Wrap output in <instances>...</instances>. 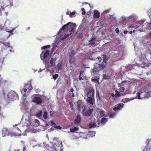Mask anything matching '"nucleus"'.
<instances>
[{
  "label": "nucleus",
  "instance_id": "3c124183",
  "mask_svg": "<svg viewBox=\"0 0 151 151\" xmlns=\"http://www.w3.org/2000/svg\"><path fill=\"white\" fill-rule=\"evenodd\" d=\"M16 28H13L10 31V32H13L14 30Z\"/></svg>",
  "mask_w": 151,
  "mask_h": 151
},
{
  "label": "nucleus",
  "instance_id": "72a5a7b5",
  "mask_svg": "<svg viewBox=\"0 0 151 151\" xmlns=\"http://www.w3.org/2000/svg\"><path fill=\"white\" fill-rule=\"evenodd\" d=\"M43 117V118L45 119H47L48 115H47V112L46 111L44 112Z\"/></svg>",
  "mask_w": 151,
  "mask_h": 151
},
{
  "label": "nucleus",
  "instance_id": "ea45409f",
  "mask_svg": "<svg viewBox=\"0 0 151 151\" xmlns=\"http://www.w3.org/2000/svg\"><path fill=\"white\" fill-rule=\"evenodd\" d=\"M58 74H56L55 75H53V78L55 80L56 78L58 77Z\"/></svg>",
  "mask_w": 151,
  "mask_h": 151
},
{
  "label": "nucleus",
  "instance_id": "f03ea898",
  "mask_svg": "<svg viewBox=\"0 0 151 151\" xmlns=\"http://www.w3.org/2000/svg\"><path fill=\"white\" fill-rule=\"evenodd\" d=\"M32 89V87L31 83L28 82L25 85L23 89L21 91V93L23 96V97H22L21 100V110H27V109L28 107L29 104L26 101L25 98L26 97V92L27 91V90L28 93Z\"/></svg>",
  "mask_w": 151,
  "mask_h": 151
},
{
  "label": "nucleus",
  "instance_id": "864d4df0",
  "mask_svg": "<svg viewBox=\"0 0 151 151\" xmlns=\"http://www.w3.org/2000/svg\"><path fill=\"white\" fill-rule=\"evenodd\" d=\"M6 32H8L9 33H10V35H13V33H12L13 32H10V31H7Z\"/></svg>",
  "mask_w": 151,
  "mask_h": 151
},
{
  "label": "nucleus",
  "instance_id": "423d86ee",
  "mask_svg": "<svg viewBox=\"0 0 151 151\" xmlns=\"http://www.w3.org/2000/svg\"><path fill=\"white\" fill-rule=\"evenodd\" d=\"M76 27V25L75 24L73 23L70 22H68V24L64 25L60 30L59 31V32H61V31L62 30H64L66 31H68L70 30H69V32L70 33V34H69V33L67 34L63 38L62 40L66 39L73 32L74 29Z\"/></svg>",
  "mask_w": 151,
  "mask_h": 151
},
{
  "label": "nucleus",
  "instance_id": "052dcab7",
  "mask_svg": "<svg viewBox=\"0 0 151 151\" xmlns=\"http://www.w3.org/2000/svg\"><path fill=\"white\" fill-rule=\"evenodd\" d=\"M75 96V95L73 93H72V96L73 97H74Z\"/></svg>",
  "mask_w": 151,
  "mask_h": 151
},
{
  "label": "nucleus",
  "instance_id": "09e8293b",
  "mask_svg": "<svg viewBox=\"0 0 151 151\" xmlns=\"http://www.w3.org/2000/svg\"><path fill=\"white\" fill-rule=\"evenodd\" d=\"M115 31H116L117 33H118L119 32V29L118 28H116L115 30Z\"/></svg>",
  "mask_w": 151,
  "mask_h": 151
},
{
  "label": "nucleus",
  "instance_id": "20e7f679",
  "mask_svg": "<svg viewBox=\"0 0 151 151\" xmlns=\"http://www.w3.org/2000/svg\"><path fill=\"white\" fill-rule=\"evenodd\" d=\"M139 99L143 98L148 99L151 96V83H150L147 85L142 88L137 93Z\"/></svg>",
  "mask_w": 151,
  "mask_h": 151
},
{
  "label": "nucleus",
  "instance_id": "a19ab883",
  "mask_svg": "<svg viewBox=\"0 0 151 151\" xmlns=\"http://www.w3.org/2000/svg\"><path fill=\"white\" fill-rule=\"evenodd\" d=\"M75 14V12H70L69 14V16L70 17H72Z\"/></svg>",
  "mask_w": 151,
  "mask_h": 151
},
{
  "label": "nucleus",
  "instance_id": "4d7b16f0",
  "mask_svg": "<svg viewBox=\"0 0 151 151\" xmlns=\"http://www.w3.org/2000/svg\"><path fill=\"white\" fill-rule=\"evenodd\" d=\"M30 131L32 133H35V132L34 130H30Z\"/></svg>",
  "mask_w": 151,
  "mask_h": 151
},
{
  "label": "nucleus",
  "instance_id": "473e14b6",
  "mask_svg": "<svg viewBox=\"0 0 151 151\" xmlns=\"http://www.w3.org/2000/svg\"><path fill=\"white\" fill-rule=\"evenodd\" d=\"M116 112H114L109 115V116L110 118H114L116 115Z\"/></svg>",
  "mask_w": 151,
  "mask_h": 151
},
{
  "label": "nucleus",
  "instance_id": "393cba45",
  "mask_svg": "<svg viewBox=\"0 0 151 151\" xmlns=\"http://www.w3.org/2000/svg\"><path fill=\"white\" fill-rule=\"evenodd\" d=\"M40 124V122L37 119H35L33 124H32V125L37 127Z\"/></svg>",
  "mask_w": 151,
  "mask_h": 151
},
{
  "label": "nucleus",
  "instance_id": "0e129e2a",
  "mask_svg": "<svg viewBox=\"0 0 151 151\" xmlns=\"http://www.w3.org/2000/svg\"><path fill=\"white\" fill-rule=\"evenodd\" d=\"M25 147H24L23 149V151H25Z\"/></svg>",
  "mask_w": 151,
  "mask_h": 151
},
{
  "label": "nucleus",
  "instance_id": "69168bd1",
  "mask_svg": "<svg viewBox=\"0 0 151 151\" xmlns=\"http://www.w3.org/2000/svg\"><path fill=\"white\" fill-rule=\"evenodd\" d=\"M40 69V71H39L38 72H41L42 70L41 69ZM44 69H43V70Z\"/></svg>",
  "mask_w": 151,
  "mask_h": 151
},
{
  "label": "nucleus",
  "instance_id": "49530a36",
  "mask_svg": "<svg viewBox=\"0 0 151 151\" xmlns=\"http://www.w3.org/2000/svg\"><path fill=\"white\" fill-rule=\"evenodd\" d=\"M10 5L11 6H12L13 4H12V2H13V0H9Z\"/></svg>",
  "mask_w": 151,
  "mask_h": 151
},
{
  "label": "nucleus",
  "instance_id": "c9c22d12",
  "mask_svg": "<svg viewBox=\"0 0 151 151\" xmlns=\"http://www.w3.org/2000/svg\"><path fill=\"white\" fill-rule=\"evenodd\" d=\"M42 113V111H39L38 112H37L36 113V116L38 117L40 116Z\"/></svg>",
  "mask_w": 151,
  "mask_h": 151
},
{
  "label": "nucleus",
  "instance_id": "2f4dec72",
  "mask_svg": "<svg viewBox=\"0 0 151 151\" xmlns=\"http://www.w3.org/2000/svg\"><path fill=\"white\" fill-rule=\"evenodd\" d=\"M108 120L106 118H103L102 119L101 121V124L103 125L105 124V123L107 122Z\"/></svg>",
  "mask_w": 151,
  "mask_h": 151
},
{
  "label": "nucleus",
  "instance_id": "680f3d73",
  "mask_svg": "<svg viewBox=\"0 0 151 151\" xmlns=\"http://www.w3.org/2000/svg\"><path fill=\"white\" fill-rule=\"evenodd\" d=\"M1 78H1L0 77V83H1V80H2Z\"/></svg>",
  "mask_w": 151,
  "mask_h": 151
},
{
  "label": "nucleus",
  "instance_id": "39448f33",
  "mask_svg": "<svg viewBox=\"0 0 151 151\" xmlns=\"http://www.w3.org/2000/svg\"><path fill=\"white\" fill-rule=\"evenodd\" d=\"M145 57H141L138 65L139 67L145 68L151 64V50L145 52Z\"/></svg>",
  "mask_w": 151,
  "mask_h": 151
},
{
  "label": "nucleus",
  "instance_id": "b1692460",
  "mask_svg": "<svg viewBox=\"0 0 151 151\" xmlns=\"http://www.w3.org/2000/svg\"><path fill=\"white\" fill-rule=\"evenodd\" d=\"M136 98H130V99H129L127 98H125L123 99H122V102L124 103H126V102H128V101H130L132 100H133Z\"/></svg>",
  "mask_w": 151,
  "mask_h": 151
},
{
  "label": "nucleus",
  "instance_id": "c85d7f7f",
  "mask_svg": "<svg viewBox=\"0 0 151 151\" xmlns=\"http://www.w3.org/2000/svg\"><path fill=\"white\" fill-rule=\"evenodd\" d=\"M89 127L90 128H94L96 127V124L93 122L90 123L89 125Z\"/></svg>",
  "mask_w": 151,
  "mask_h": 151
},
{
  "label": "nucleus",
  "instance_id": "13d9d810",
  "mask_svg": "<svg viewBox=\"0 0 151 151\" xmlns=\"http://www.w3.org/2000/svg\"><path fill=\"white\" fill-rule=\"evenodd\" d=\"M128 32V31H124V34H126Z\"/></svg>",
  "mask_w": 151,
  "mask_h": 151
},
{
  "label": "nucleus",
  "instance_id": "1a4fd4ad",
  "mask_svg": "<svg viewBox=\"0 0 151 151\" xmlns=\"http://www.w3.org/2000/svg\"><path fill=\"white\" fill-rule=\"evenodd\" d=\"M35 146L43 147L44 148H45V150L44 151H57L54 145H52V146L50 147L45 142L43 143H40L35 146H33V147H34Z\"/></svg>",
  "mask_w": 151,
  "mask_h": 151
},
{
  "label": "nucleus",
  "instance_id": "9b49d317",
  "mask_svg": "<svg viewBox=\"0 0 151 151\" xmlns=\"http://www.w3.org/2000/svg\"><path fill=\"white\" fill-rule=\"evenodd\" d=\"M105 62V64H104L103 65H100L96 63L94 67L93 70H92V72H91V73L92 75H95L94 72H96V73L98 71H99L101 69H103L105 67L106 62V61H104H104Z\"/></svg>",
  "mask_w": 151,
  "mask_h": 151
},
{
  "label": "nucleus",
  "instance_id": "f257e3e1",
  "mask_svg": "<svg viewBox=\"0 0 151 151\" xmlns=\"http://www.w3.org/2000/svg\"><path fill=\"white\" fill-rule=\"evenodd\" d=\"M49 45L45 46L42 47V49L45 50V52H42L40 55L41 59L43 61L45 65V67L47 70L50 73L54 72L55 68V61L56 60L55 58L52 57L51 58L50 62L47 59L50 58L49 50L47 48L50 47Z\"/></svg>",
  "mask_w": 151,
  "mask_h": 151
},
{
  "label": "nucleus",
  "instance_id": "7c9ffc66",
  "mask_svg": "<svg viewBox=\"0 0 151 151\" xmlns=\"http://www.w3.org/2000/svg\"><path fill=\"white\" fill-rule=\"evenodd\" d=\"M78 129V127H73L71 128L70 129V131L71 132H76Z\"/></svg>",
  "mask_w": 151,
  "mask_h": 151
},
{
  "label": "nucleus",
  "instance_id": "ddd939ff",
  "mask_svg": "<svg viewBox=\"0 0 151 151\" xmlns=\"http://www.w3.org/2000/svg\"><path fill=\"white\" fill-rule=\"evenodd\" d=\"M31 98L32 101L34 102H35L37 104H40L42 102V99H41L37 96V95H33Z\"/></svg>",
  "mask_w": 151,
  "mask_h": 151
},
{
  "label": "nucleus",
  "instance_id": "5fc2aeb1",
  "mask_svg": "<svg viewBox=\"0 0 151 151\" xmlns=\"http://www.w3.org/2000/svg\"><path fill=\"white\" fill-rule=\"evenodd\" d=\"M3 28V27H2L1 25H0V30H2Z\"/></svg>",
  "mask_w": 151,
  "mask_h": 151
},
{
  "label": "nucleus",
  "instance_id": "f3484780",
  "mask_svg": "<svg viewBox=\"0 0 151 151\" xmlns=\"http://www.w3.org/2000/svg\"><path fill=\"white\" fill-rule=\"evenodd\" d=\"M122 19L124 20H134L135 18V17L134 14H132L128 17H122Z\"/></svg>",
  "mask_w": 151,
  "mask_h": 151
},
{
  "label": "nucleus",
  "instance_id": "bf43d9fd",
  "mask_svg": "<svg viewBox=\"0 0 151 151\" xmlns=\"http://www.w3.org/2000/svg\"><path fill=\"white\" fill-rule=\"evenodd\" d=\"M69 14H70V13H69V12L68 11L66 13V14H67V15H68V14H69Z\"/></svg>",
  "mask_w": 151,
  "mask_h": 151
},
{
  "label": "nucleus",
  "instance_id": "a878e982",
  "mask_svg": "<svg viewBox=\"0 0 151 151\" xmlns=\"http://www.w3.org/2000/svg\"><path fill=\"white\" fill-rule=\"evenodd\" d=\"M93 16L94 18H99L100 17V13L97 10H95Z\"/></svg>",
  "mask_w": 151,
  "mask_h": 151
},
{
  "label": "nucleus",
  "instance_id": "c756f323",
  "mask_svg": "<svg viewBox=\"0 0 151 151\" xmlns=\"http://www.w3.org/2000/svg\"><path fill=\"white\" fill-rule=\"evenodd\" d=\"M91 80L93 82L99 83V77H97L95 78H92Z\"/></svg>",
  "mask_w": 151,
  "mask_h": 151
},
{
  "label": "nucleus",
  "instance_id": "338daca9",
  "mask_svg": "<svg viewBox=\"0 0 151 151\" xmlns=\"http://www.w3.org/2000/svg\"><path fill=\"white\" fill-rule=\"evenodd\" d=\"M5 13H6V15H7L8 14V12H5Z\"/></svg>",
  "mask_w": 151,
  "mask_h": 151
},
{
  "label": "nucleus",
  "instance_id": "412c9836",
  "mask_svg": "<svg viewBox=\"0 0 151 151\" xmlns=\"http://www.w3.org/2000/svg\"><path fill=\"white\" fill-rule=\"evenodd\" d=\"M93 110V109H89L86 112H85V110L84 112L83 113L86 116H90L92 113Z\"/></svg>",
  "mask_w": 151,
  "mask_h": 151
},
{
  "label": "nucleus",
  "instance_id": "c03bdc74",
  "mask_svg": "<svg viewBox=\"0 0 151 151\" xmlns=\"http://www.w3.org/2000/svg\"><path fill=\"white\" fill-rule=\"evenodd\" d=\"M81 10L83 11V12H82V14L83 15L85 14L86 12L85 11V9L84 8H82Z\"/></svg>",
  "mask_w": 151,
  "mask_h": 151
},
{
  "label": "nucleus",
  "instance_id": "6e6d98bb",
  "mask_svg": "<svg viewBox=\"0 0 151 151\" xmlns=\"http://www.w3.org/2000/svg\"><path fill=\"white\" fill-rule=\"evenodd\" d=\"M70 91L72 92L73 91V88H71L70 89Z\"/></svg>",
  "mask_w": 151,
  "mask_h": 151
},
{
  "label": "nucleus",
  "instance_id": "2eb2a0df",
  "mask_svg": "<svg viewBox=\"0 0 151 151\" xmlns=\"http://www.w3.org/2000/svg\"><path fill=\"white\" fill-rule=\"evenodd\" d=\"M69 52L71 51V53L70 56L69 62L70 63H73L76 61V58L75 57L73 56L75 53L74 52V50H69Z\"/></svg>",
  "mask_w": 151,
  "mask_h": 151
},
{
  "label": "nucleus",
  "instance_id": "58836bf2",
  "mask_svg": "<svg viewBox=\"0 0 151 151\" xmlns=\"http://www.w3.org/2000/svg\"><path fill=\"white\" fill-rule=\"evenodd\" d=\"M79 137L75 136H73L71 138V139H78Z\"/></svg>",
  "mask_w": 151,
  "mask_h": 151
},
{
  "label": "nucleus",
  "instance_id": "603ef678",
  "mask_svg": "<svg viewBox=\"0 0 151 151\" xmlns=\"http://www.w3.org/2000/svg\"><path fill=\"white\" fill-rule=\"evenodd\" d=\"M8 22L9 23V24L10 23V21H9V20H7L6 21V23L5 24H6V23H7V22Z\"/></svg>",
  "mask_w": 151,
  "mask_h": 151
},
{
  "label": "nucleus",
  "instance_id": "dca6fc26",
  "mask_svg": "<svg viewBox=\"0 0 151 151\" xmlns=\"http://www.w3.org/2000/svg\"><path fill=\"white\" fill-rule=\"evenodd\" d=\"M124 104H119L115 106L113 110L116 112H118L119 110H120L123 107Z\"/></svg>",
  "mask_w": 151,
  "mask_h": 151
},
{
  "label": "nucleus",
  "instance_id": "de8ad7c7",
  "mask_svg": "<svg viewBox=\"0 0 151 151\" xmlns=\"http://www.w3.org/2000/svg\"><path fill=\"white\" fill-rule=\"evenodd\" d=\"M97 59H98L99 60V62H101V60H102V59L100 57H98L97 58Z\"/></svg>",
  "mask_w": 151,
  "mask_h": 151
},
{
  "label": "nucleus",
  "instance_id": "4c0bfd02",
  "mask_svg": "<svg viewBox=\"0 0 151 151\" xmlns=\"http://www.w3.org/2000/svg\"><path fill=\"white\" fill-rule=\"evenodd\" d=\"M2 43L6 46H8V47H10V43L9 42H2Z\"/></svg>",
  "mask_w": 151,
  "mask_h": 151
},
{
  "label": "nucleus",
  "instance_id": "6e6552de",
  "mask_svg": "<svg viewBox=\"0 0 151 151\" xmlns=\"http://www.w3.org/2000/svg\"><path fill=\"white\" fill-rule=\"evenodd\" d=\"M94 90L93 88H91L88 90L87 94V96L88 97L87 101L92 105H93L94 103Z\"/></svg>",
  "mask_w": 151,
  "mask_h": 151
},
{
  "label": "nucleus",
  "instance_id": "6ab92c4d",
  "mask_svg": "<svg viewBox=\"0 0 151 151\" xmlns=\"http://www.w3.org/2000/svg\"><path fill=\"white\" fill-rule=\"evenodd\" d=\"M81 120V118L79 115H77V118L75 120L74 123L78 125L80 124Z\"/></svg>",
  "mask_w": 151,
  "mask_h": 151
},
{
  "label": "nucleus",
  "instance_id": "4be33fe9",
  "mask_svg": "<svg viewBox=\"0 0 151 151\" xmlns=\"http://www.w3.org/2000/svg\"><path fill=\"white\" fill-rule=\"evenodd\" d=\"M99 112L100 114L99 117H101L103 116H106L107 115V114L106 112L102 110H100Z\"/></svg>",
  "mask_w": 151,
  "mask_h": 151
},
{
  "label": "nucleus",
  "instance_id": "cd10ccee",
  "mask_svg": "<svg viewBox=\"0 0 151 151\" xmlns=\"http://www.w3.org/2000/svg\"><path fill=\"white\" fill-rule=\"evenodd\" d=\"M151 24L149 23H147L145 24V26L143 25L142 27L144 28H146L147 30H149V29L150 27Z\"/></svg>",
  "mask_w": 151,
  "mask_h": 151
},
{
  "label": "nucleus",
  "instance_id": "0eeeda50",
  "mask_svg": "<svg viewBox=\"0 0 151 151\" xmlns=\"http://www.w3.org/2000/svg\"><path fill=\"white\" fill-rule=\"evenodd\" d=\"M144 22L142 21H139L136 22L134 24H130L128 25V28H134L135 29L133 31H131L129 32V33L131 34L132 32H135L137 31H141L140 29H139L140 27L142 25Z\"/></svg>",
  "mask_w": 151,
  "mask_h": 151
},
{
  "label": "nucleus",
  "instance_id": "4468645a",
  "mask_svg": "<svg viewBox=\"0 0 151 151\" xmlns=\"http://www.w3.org/2000/svg\"><path fill=\"white\" fill-rule=\"evenodd\" d=\"M77 107L79 111L82 110L83 112H84L86 107L84 106V104L82 103L81 100H79L78 101Z\"/></svg>",
  "mask_w": 151,
  "mask_h": 151
},
{
  "label": "nucleus",
  "instance_id": "a211bd4d",
  "mask_svg": "<svg viewBox=\"0 0 151 151\" xmlns=\"http://www.w3.org/2000/svg\"><path fill=\"white\" fill-rule=\"evenodd\" d=\"M49 124L56 129H61V127L60 126L56 125L52 121H50L49 122Z\"/></svg>",
  "mask_w": 151,
  "mask_h": 151
},
{
  "label": "nucleus",
  "instance_id": "774afa93",
  "mask_svg": "<svg viewBox=\"0 0 151 151\" xmlns=\"http://www.w3.org/2000/svg\"><path fill=\"white\" fill-rule=\"evenodd\" d=\"M151 30V24H150V27L149 29V30Z\"/></svg>",
  "mask_w": 151,
  "mask_h": 151
},
{
  "label": "nucleus",
  "instance_id": "7ed1b4c3",
  "mask_svg": "<svg viewBox=\"0 0 151 151\" xmlns=\"http://www.w3.org/2000/svg\"><path fill=\"white\" fill-rule=\"evenodd\" d=\"M23 126V125H21V124L14 125L13 126L14 132L13 133L9 132L6 128H3L2 130V136L3 137L6 135L12 137L14 136H20L21 135L20 129L21 127Z\"/></svg>",
  "mask_w": 151,
  "mask_h": 151
},
{
  "label": "nucleus",
  "instance_id": "f8f14e48",
  "mask_svg": "<svg viewBox=\"0 0 151 151\" xmlns=\"http://www.w3.org/2000/svg\"><path fill=\"white\" fill-rule=\"evenodd\" d=\"M95 132H93L91 133L90 134H88L86 132H81L79 134L80 137L84 139H87L88 136L89 137H92L95 135Z\"/></svg>",
  "mask_w": 151,
  "mask_h": 151
},
{
  "label": "nucleus",
  "instance_id": "aec40b11",
  "mask_svg": "<svg viewBox=\"0 0 151 151\" xmlns=\"http://www.w3.org/2000/svg\"><path fill=\"white\" fill-rule=\"evenodd\" d=\"M59 42H57V41L55 42V43L54 45V46L52 49V52H53L55 50H58V48H60V47H59V45H58V43Z\"/></svg>",
  "mask_w": 151,
  "mask_h": 151
},
{
  "label": "nucleus",
  "instance_id": "37998d69",
  "mask_svg": "<svg viewBox=\"0 0 151 151\" xmlns=\"http://www.w3.org/2000/svg\"><path fill=\"white\" fill-rule=\"evenodd\" d=\"M124 90V88L123 87H121L119 88V91L121 92H123Z\"/></svg>",
  "mask_w": 151,
  "mask_h": 151
},
{
  "label": "nucleus",
  "instance_id": "e2e57ef3",
  "mask_svg": "<svg viewBox=\"0 0 151 151\" xmlns=\"http://www.w3.org/2000/svg\"><path fill=\"white\" fill-rule=\"evenodd\" d=\"M111 96H112L114 97V94H113V93H112L111 94Z\"/></svg>",
  "mask_w": 151,
  "mask_h": 151
},
{
  "label": "nucleus",
  "instance_id": "bb28decb",
  "mask_svg": "<svg viewBox=\"0 0 151 151\" xmlns=\"http://www.w3.org/2000/svg\"><path fill=\"white\" fill-rule=\"evenodd\" d=\"M95 39L96 38L94 36H92L91 39L90 40V44L91 45H94L95 44Z\"/></svg>",
  "mask_w": 151,
  "mask_h": 151
},
{
  "label": "nucleus",
  "instance_id": "5701e85b",
  "mask_svg": "<svg viewBox=\"0 0 151 151\" xmlns=\"http://www.w3.org/2000/svg\"><path fill=\"white\" fill-rule=\"evenodd\" d=\"M3 1L4 0H0V15H1V12L3 11L4 9L2 7V6L4 4Z\"/></svg>",
  "mask_w": 151,
  "mask_h": 151
},
{
  "label": "nucleus",
  "instance_id": "a18cd8bd",
  "mask_svg": "<svg viewBox=\"0 0 151 151\" xmlns=\"http://www.w3.org/2000/svg\"><path fill=\"white\" fill-rule=\"evenodd\" d=\"M108 76L106 75H103V78H104L105 79H107L108 78Z\"/></svg>",
  "mask_w": 151,
  "mask_h": 151
},
{
  "label": "nucleus",
  "instance_id": "e433bc0d",
  "mask_svg": "<svg viewBox=\"0 0 151 151\" xmlns=\"http://www.w3.org/2000/svg\"><path fill=\"white\" fill-rule=\"evenodd\" d=\"M62 64L61 63H59L58 65V70H59L61 68Z\"/></svg>",
  "mask_w": 151,
  "mask_h": 151
},
{
  "label": "nucleus",
  "instance_id": "79ce46f5",
  "mask_svg": "<svg viewBox=\"0 0 151 151\" xmlns=\"http://www.w3.org/2000/svg\"><path fill=\"white\" fill-rule=\"evenodd\" d=\"M116 93L115 94V96L116 97H119L120 96V94L117 91H116Z\"/></svg>",
  "mask_w": 151,
  "mask_h": 151
},
{
  "label": "nucleus",
  "instance_id": "f704fd0d",
  "mask_svg": "<svg viewBox=\"0 0 151 151\" xmlns=\"http://www.w3.org/2000/svg\"><path fill=\"white\" fill-rule=\"evenodd\" d=\"M83 72L82 71H81L80 73V76L79 77V79L80 80H83L84 79V76H83Z\"/></svg>",
  "mask_w": 151,
  "mask_h": 151
},
{
  "label": "nucleus",
  "instance_id": "8fccbe9b",
  "mask_svg": "<svg viewBox=\"0 0 151 151\" xmlns=\"http://www.w3.org/2000/svg\"><path fill=\"white\" fill-rule=\"evenodd\" d=\"M109 12V10H107L106 11H104V14H106V13H107Z\"/></svg>",
  "mask_w": 151,
  "mask_h": 151
},
{
  "label": "nucleus",
  "instance_id": "9d476101",
  "mask_svg": "<svg viewBox=\"0 0 151 151\" xmlns=\"http://www.w3.org/2000/svg\"><path fill=\"white\" fill-rule=\"evenodd\" d=\"M7 99L10 101H13L18 99V96L15 92L11 91L8 93Z\"/></svg>",
  "mask_w": 151,
  "mask_h": 151
}]
</instances>
